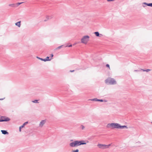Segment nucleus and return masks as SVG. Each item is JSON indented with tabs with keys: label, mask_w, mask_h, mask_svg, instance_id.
I'll list each match as a JSON object with an SVG mask.
<instances>
[{
	"label": "nucleus",
	"mask_w": 152,
	"mask_h": 152,
	"mask_svg": "<svg viewBox=\"0 0 152 152\" xmlns=\"http://www.w3.org/2000/svg\"><path fill=\"white\" fill-rule=\"evenodd\" d=\"M94 33L97 37H101L102 36V35L101 34H100L98 32H94Z\"/></svg>",
	"instance_id": "nucleus-7"
},
{
	"label": "nucleus",
	"mask_w": 152,
	"mask_h": 152,
	"mask_svg": "<svg viewBox=\"0 0 152 152\" xmlns=\"http://www.w3.org/2000/svg\"><path fill=\"white\" fill-rule=\"evenodd\" d=\"M72 45H69V46H68V47H72Z\"/></svg>",
	"instance_id": "nucleus-27"
},
{
	"label": "nucleus",
	"mask_w": 152,
	"mask_h": 152,
	"mask_svg": "<svg viewBox=\"0 0 152 152\" xmlns=\"http://www.w3.org/2000/svg\"><path fill=\"white\" fill-rule=\"evenodd\" d=\"M148 4V3H146V2H144L143 3V4L146 5L147 6Z\"/></svg>",
	"instance_id": "nucleus-23"
},
{
	"label": "nucleus",
	"mask_w": 152,
	"mask_h": 152,
	"mask_svg": "<svg viewBox=\"0 0 152 152\" xmlns=\"http://www.w3.org/2000/svg\"><path fill=\"white\" fill-rule=\"evenodd\" d=\"M78 151H79L77 149L76 150L74 151L73 152H78Z\"/></svg>",
	"instance_id": "nucleus-22"
},
{
	"label": "nucleus",
	"mask_w": 152,
	"mask_h": 152,
	"mask_svg": "<svg viewBox=\"0 0 152 152\" xmlns=\"http://www.w3.org/2000/svg\"><path fill=\"white\" fill-rule=\"evenodd\" d=\"M40 59L41 60H42V59H43V58H40Z\"/></svg>",
	"instance_id": "nucleus-32"
},
{
	"label": "nucleus",
	"mask_w": 152,
	"mask_h": 152,
	"mask_svg": "<svg viewBox=\"0 0 152 152\" xmlns=\"http://www.w3.org/2000/svg\"><path fill=\"white\" fill-rule=\"evenodd\" d=\"M139 71L137 70H134V72H138V71Z\"/></svg>",
	"instance_id": "nucleus-29"
},
{
	"label": "nucleus",
	"mask_w": 152,
	"mask_h": 152,
	"mask_svg": "<svg viewBox=\"0 0 152 152\" xmlns=\"http://www.w3.org/2000/svg\"><path fill=\"white\" fill-rule=\"evenodd\" d=\"M98 146L99 148H102V147H104V145H101V144H99V145H98Z\"/></svg>",
	"instance_id": "nucleus-12"
},
{
	"label": "nucleus",
	"mask_w": 152,
	"mask_h": 152,
	"mask_svg": "<svg viewBox=\"0 0 152 152\" xmlns=\"http://www.w3.org/2000/svg\"><path fill=\"white\" fill-rule=\"evenodd\" d=\"M42 61H48V59H46V58L43 59H42Z\"/></svg>",
	"instance_id": "nucleus-17"
},
{
	"label": "nucleus",
	"mask_w": 152,
	"mask_h": 152,
	"mask_svg": "<svg viewBox=\"0 0 152 152\" xmlns=\"http://www.w3.org/2000/svg\"><path fill=\"white\" fill-rule=\"evenodd\" d=\"M106 67H107L109 69V70L110 69V65L109 64H107L106 65Z\"/></svg>",
	"instance_id": "nucleus-15"
},
{
	"label": "nucleus",
	"mask_w": 152,
	"mask_h": 152,
	"mask_svg": "<svg viewBox=\"0 0 152 152\" xmlns=\"http://www.w3.org/2000/svg\"><path fill=\"white\" fill-rule=\"evenodd\" d=\"M147 6L151 7H152V3H148L147 4Z\"/></svg>",
	"instance_id": "nucleus-16"
},
{
	"label": "nucleus",
	"mask_w": 152,
	"mask_h": 152,
	"mask_svg": "<svg viewBox=\"0 0 152 152\" xmlns=\"http://www.w3.org/2000/svg\"><path fill=\"white\" fill-rule=\"evenodd\" d=\"M10 120V119L9 118H6L4 119H1L0 118V122L8 121Z\"/></svg>",
	"instance_id": "nucleus-9"
},
{
	"label": "nucleus",
	"mask_w": 152,
	"mask_h": 152,
	"mask_svg": "<svg viewBox=\"0 0 152 152\" xmlns=\"http://www.w3.org/2000/svg\"><path fill=\"white\" fill-rule=\"evenodd\" d=\"M37 100H35L34 101H32V102L34 103H36V102H37Z\"/></svg>",
	"instance_id": "nucleus-25"
},
{
	"label": "nucleus",
	"mask_w": 152,
	"mask_h": 152,
	"mask_svg": "<svg viewBox=\"0 0 152 152\" xmlns=\"http://www.w3.org/2000/svg\"><path fill=\"white\" fill-rule=\"evenodd\" d=\"M105 102H107V101H106V100H105Z\"/></svg>",
	"instance_id": "nucleus-33"
},
{
	"label": "nucleus",
	"mask_w": 152,
	"mask_h": 152,
	"mask_svg": "<svg viewBox=\"0 0 152 152\" xmlns=\"http://www.w3.org/2000/svg\"><path fill=\"white\" fill-rule=\"evenodd\" d=\"M1 132H2V133L4 134H8V132L5 130H1Z\"/></svg>",
	"instance_id": "nucleus-11"
},
{
	"label": "nucleus",
	"mask_w": 152,
	"mask_h": 152,
	"mask_svg": "<svg viewBox=\"0 0 152 152\" xmlns=\"http://www.w3.org/2000/svg\"><path fill=\"white\" fill-rule=\"evenodd\" d=\"M51 57L52 58L53 56V54H52L51 55Z\"/></svg>",
	"instance_id": "nucleus-30"
},
{
	"label": "nucleus",
	"mask_w": 152,
	"mask_h": 152,
	"mask_svg": "<svg viewBox=\"0 0 152 152\" xmlns=\"http://www.w3.org/2000/svg\"><path fill=\"white\" fill-rule=\"evenodd\" d=\"M91 101H100V102H102L103 101L102 99H98L97 98L94 99H91Z\"/></svg>",
	"instance_id": "nucleus-8"
},
{
	"label": "nucleus",
	"mask_w": 152,
	"mask_h": 152,
	"mask_svg": "<svg viewBox=\"0 0 152 152\" xmlns=\"http://www.w3.org/2000/svg\"><path fill=\"white\" fill-rule=\"evenodd\" d=\"M45 122V120L42 121L40 123L39 126L40 127H42Z\"/></svg>",
	"instance_id": "nucleus-6"
},
{
	"label": "nucleus",
	"mask_w": 152,
	"mask_h": 152,
	"mask_svg": "<svg viewBox=\"0 0 152 152\" xmlns=\"http://www.w3.org/2000/svg\"><path fill=\"white\" fill-rule=\"evenodd\" d=\"M62 46L61 45V46H60L59 47H58L57 48V49H60V48H61Z\"/></svg>",
	"instance_id": "nucleus-21"
},
{
	"label": "nucleus",
	"mask_w": 152,
	"mask_h": 152,
	"mask_svg": "<svg viewBox=\"0 0 152 152\" xmlns=\"http://www.w3.org/2000/svg\"><path fill=\"white\" fill-rule=\"evenodd\" d=\"M141 70L143 71L144 72L145 71V70H144V69H141Z\"/></svg>",
	"instance_id": "nucleus-28"
},
{
	"label": "nucleus",
	"mask_w": 152,
	"mask_h": 152,
	"mask_svg": "<svg viewBox=\"0 0 152 152\" xmlns=\"http://www.w3.org/2000/svg\"><path fill=\"white\" fill-rule=\"evenodd\" d=\"M74 70H73V71H70V72H74Z\"/></svg>",
	"instance_id": "nucleus-31"
},
{
	"label": "nucleus",
	"mask_w": 152,
	"mask_h": 152,
	"mask_svg": "<svg viewBox=\"0 0 152 152\" xmlns=\"http://www.w3.org/2000/svg\"><path fill=\"white\" fill-rule=\"evenodd\" d=\"M82 129H84L85 127L83 126H82Z\"/></svg>",
	"instance_id": "nucleus-26"
},
{
	"label": "nucleus",
	"mask_w": 152,
	"mask_h": 152,
	"mask_svg": "<svg viewBox=\"0 0 152 152\" xmlns=\"http://www.w3.org/2000/svg\"><path fill=\"white\" fill-rule=\"evenodd\" d=\"M111 144H110L108 145H105V149L109 148Z\"/></svg>",
	"instance_id": "nucleus-13"
},
{
	"label": "nucleus",
	"mask_w": 152,
	"mask_h": 152,
	"mask_svg": "<svg viewBox=\"0 0 152 152\" xmlns=\"http://www.w3.org/2000/svg\"><path fill=\"white\" fill-rule=\"evenodd\" d=\"M22 128V127H21V126L20 127H19V131H20V132H21V129Z\"/></svg>",
	"instance_id": "nucleus-24"
},
{
	"label": "nucleus",
	"mask_w": 152,
	"mask_h": 152,
	"mask_svg": "<svg viewBox=\"0 0 152 152\" xmlns=\"http://www.w3.org/2000/svg\"><path fill=\"white\" fill-rule=\"evenodd\" d=\"M15 25L19 27H20V21L18 22L15 23Z\"/></svg>",
	"instance_id": "nucleus-10"
},
{
	"label": "nucleus",
	"mask_w": 152,
	"mask_h": 152,
	"mask_svg": "<svg viewBox=\"0 0 152 152\" xmlns=\"http://www.w3.org/2000/svg\"><path fill=\"white\" fill-rule=\"evenodd\" d=\"M143 7H145V6H143Z\"/></svg>",
	"instance_id": "nucleus-34"
},
{
	"label": "nucleus",
	"mask_w": 152,
	"mask_h": 152,
	"mask_svg": "<svg viewBox=\"0 0 152 152\" xmlns=\"http://www.w3.org/2000/svg\"><path fill=\"white\" fill-rule=\"evenodd\" d=\"M105 81L108 84L113 85L117 84L116 81L115 79L110 77L108 78L105 80Z\"/></svg>",
	"instance_id": "nucleus-3"
},
{
	"label": "nucleus",
	"mask_w": 152,
	"mask_h": 152,
	"mask_svg": "<svg viewBox=\"0 0 152 152\" xmlns=\"http://www.w3.org/2000/svg\"><path fill=\"white\" fill-rule=\"evenodd\" d=\"M22 3H23V2L17 3L16 4H9V6L12 7H18V6H19L20 4Z\"/></svg>",
	"instance_id": "nucleus-5"
},
{
	"label": "nucleus",
	"mask_w": 152,
	"mask_h": 152,
	"mask_svg": "<svg viewBox=\"0 0 152 152\" xmlns=\"http://www.w3.org/2000/svg\"><path fill=\"white\" fill-rule=\"evenodd\" d=\"M28 123V122H25L21 126V127L23 128L24 126L26 125V124H27Z\"/></svg>",
	"instance_id": "nucleus-14"
},
{
	"label": "nucleus",
	"mask_w": 152,
	"mask_h": 152,
	"mask_svg": "<svg viewBox=\"0 0 152 152\" xmlns=\"http://www.w3.org/2000/svg\"><path fill=\"white\" fill-rule=\"evenodd\" d=\"M90 37L88 35L83 36L81 39V42L85 44H86L89 40Z\"/></svg>",
	"instance_id": "nucleus-4"
},
{
	"label": "nucleus",
	"mask_w": 152,
	"mask_h": 152,
	"mask_svg": "<svg viewBox=\"0 0 152 152\" xmlns=\"http://www.w3.org/2000/svg\"><path fill=\"white\" fill-rule=\"evenodd\" d=\"M86 143L84 142L83 141H75L74 142L70 143V146L71 147H74L77 146L81 145H86Z\"/></svg>",
	"instance_id": "nucleus-2"
},
{
	"label": "nucleus",
	"mask_w": 152,
	"mask_h": 152,
	"mask_svg": "<svg viewBox=\"0 0 152 152\" xmlns=\"http://www.w3.org/2000/svg\"><path fill=\"white\" fill-rule=\"evenodd\" d=\"M6 118H5L4 117H2L0 119H4Z\"/></svg>",
	"instance_id": "nucleus-18"
},
{
	"label": "nucleus",
	"mask_w": 152,
	"mask_h": 152,
	"mask_svg": "<svg viewBox=\"0 0 152 152\" xmlns=\"http://www.w3.org/2000/svg\"><path fill=\"white\" fill-rule=\"evenodd\" d=\"M106 127L108 128H111L112 129L117 128L122 129L124 128H125L126 129L128 128V127L126 126H121L120 124L117 123L108 124L107 125Z\"/></svg>",
	"instance_id": "nucleus-1"
},
{
	"label": "nucleus",
	"mask_w": 152,
	"mask_h": 152,
	"mask_svg": "<svg viewBox=\"0 0 152 152\" xmlns=\"http://www.w3.org/2000/svg\"><path fill=\"white\" fill-rule=\"evenodd\" d=\"M150 70H151L150 69H147L145 70V72H148L150 71Z\"/></svg>",
	"instance_id": "nucleus-19"
},
{
	"label": "nucleus",
	"mask_w": 152,
	"mask_h": 152,
	"mask_svg": "<svg viewBox=\"0 0 152 152\" xmlns=\"http://www.w3.org/2000/svg\"><path fill=\"white\" fill-rule=\"evenodd\" d=\"M46 58V59H48V61H50L51 60V59H49V57L48 56Z\"/></svg>",
	"instance_id": "nucleus-20"
}]
</instances>
